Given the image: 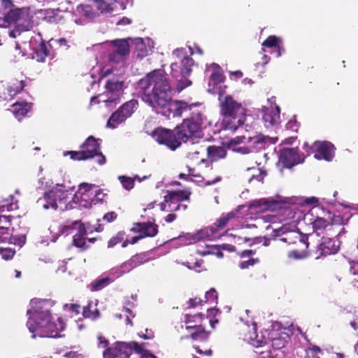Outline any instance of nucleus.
<instances>
[{"instance_id":"nucleus-1","label":"nucleus","mask_w":358,"mask_h":358,"mask_svg":"<svg viewBox=\"0 0 358 358\" xmlns=\"http://www.w3.org/2000/svg\"><path fill=\"white\" fill-rule=\"evenodd\" d=\"M136 90L142 100L148 103L157 113L170 117H180L183 113L191 116L178 126L177 134L185 143H189L187 157L192 160L198 159L199 155L206 153H194L200 147L206 146V140L201 133L203 122L202 114L195 107L197 104H187L183 101H172L171 87L166 76L160 71H154L141 78L136 84Z\"/></svg>"},{"instance_id":"nucleus-2","label":"nucleus","mask_w":358,"mask_h":358,"mask_svg":"<svg viewBox=\"0 0 358 358\" xmlns=\"http://www.w3.org/2000/svg\"><path fill=\"white\" fill-rule=\"evenodd\" d=\"M94 189V185L82 183L72 199L68 201L71 190L66 188L64 185L57 184L48 192H45L43 197L37 200V204L46 210L50 208L62 211L73 208H89L92 204L95 205V200L92 196H96Z\"/></svg>"},{"instance_id":"nucleus-3","label":"nucleus","mask_w":358,"mask_h":358,"mask_svg":"<svg viewBox=\"0 0 358 358\" xmlns=\"http://www.w3.org/2000/svg\"><path fill=\"white\" fill-rule=\"evenodd\" d=\"M52 302L46 299H34L30 301V308L27 311L29 315L27 326L32 333L33 338L39 337H59V333L64 329L65 324L60 317L54 319L50 313Z\"/></svg>"},{"instance_id":"nucleus-4","label":"nucleus","mask_w":358,"mask_h":358,"mask_svg":"<svg viewBox=\"0 0 358 358\" xmlns=\"http://www.w3.org/2000/svg\"><path fill=\"white\" fill-rule=\"evenodd\" d=\"M62 11L54 9H41L36 11L29 8L11 9L5 16V22H17L28 21V22H56L64 20Z\"/></svg>"},{"instance_id":"nucleus-5","label":"nucleus","mask_w":358,"mask_h":358,"mask_svg":"<svg viewBox=\"0 0 358 358\" xmlns=\"http://www.w3.org/2000/svg\"><path fill=\"white\" fill-rule=\"evenodd\" d=\"M127 39H117L110 42L94 45V47H101L108 51V67L102 69V76H107L113 73L115 69L124 66L125 59L129 54L130 45Z\"/></svg>"},{"instance_id":"nucleus-6","label":"nucleus","mask_w":358,"mask_h":358,"mask_svg":"<svg viewBox=\"0 0 358 358\" xmlns=\"http://www.w3.org/2000/svg\"><path fill=\"white\" fill-rule=\"evenodd\" d=\"M221 113L223 116L222 124L226 129L236 131L243 124L245 120V109L230 96H225L224 99L220 94Z\"/></svg>"},{"instance_id":"nucleus-7","label":"nucleus","mask_w":358,"mask_h":358,"mask_svg":"<svg viewBox=\"0 0 358 358\" xmlns=\"http://www.w3.org/2000/svg\"><path fill=\"white\" fill-rule=\"evenodd\" d=\"M173 55L178 58V61L171 64V76L177 80L176 89L178 92H180L192 84L187 77L192 71L194 62L182 48L174 50Z\"/></svg>"},{"instance_id":"nucleus-8","label":"nucleus","mask_w":358,"mask_h":358,"mask_svg":"<svg viewBox=\"0 0 358 358\" xmlns=\"http://www.w3.org/2000/svg\"><path fill=\"white\" fill-rule=\"evenodd\" d=\"M131 0H94L92 4L80 5L78 13L88 19H94L102 15H114L115 12L123 10Z\"/></svg>"},{"instance_id":"nucleus-9","label":"nucleus","mask_w":358,"mask_h":358,"mask_svg":"<svg viewBox=\"0 0 358 358\" xmlns=\"http://www.w3.org/2000/svg\"><path fill=\"white\" fill-rule=\"evenodd\" d=\"M231 143H247V145L239 146L236 150L241 154H248L254 151L264 149L271 143V138L258 134L254 136H237L231 141Z\"/></svg>"},{"instance_id":"nucleus-10","label":"nucleus","mask_w":358,"mask_h":358,"mask_svg":"<svg viewBox=\"0 0 358 358\" xmlns=\"http://www.w3.org/2000/svg\"><path fill=\"white\" fill-rule=\"evenodd\" d=\"M145 343L139 344L136 341L128 343L117 341L115 343L121 358H129L133 350L141 355V358H157L155 355L145 349Z\"/></svg>"},{"instance_id":"nucleus-11","label":"nucleus","mask_w":358,"mask_h":358,"mask_svg":"<svg viewBox=\"0 0 358 358\" xmlns=\"http://www.w3.org/2000/svg\"><path fill=\"white\" fill-rule=\"evenodd\" d=\"M178 127L172 131L164 128H157L152 131V137L160 144H164L169 149L175 150L181 145V138L177 134Z\"/></svg>"},{"instance_id":"nucleus-12","label":"nucleus","mask_w":358,"mask_h":358,"mask_svg":"<svg viewBox=\"0 0 358 358\" xmlns=\"http://www.w3.org/2000/svg\"><path fill=\"white\" fill-rule=\"evenodd\" d=\"M303 148L306 150L308 155L310 153L309 150L315 152V158L317 159H324L330 162L334 157L335 148L330 142L316 141L312 146H309L307 143H305Z\"/></svg>"},{"instance_id":"nucleus-13","label":"nucleus","mask_w":358,"mask_h":358,"mask_svg":"<svg viewBox=\"0 0 358 358\" xmlns=\"http://www.w3.org/2000/svg\"><path fill=\"white\" fill-rule=\"evenodd\" d=\"M190 192L187 191H167L164 196V202L160 203V208L162 211L172 212L177 211V208H172V204H176L182 201H189Z\"/></svg>"},{"instance_id":"nucleus-14","label":"nucleus","mask_w":358,"mask_h":358,"mask_svg":"<svg viewBox=\"0 0 358 358\" xmlns=\"http://www.w3.org/2000/svg\"><path fill=\"white\" fill-rule=\"evenodd\" d=\"M304 158L303 155H301L299 153L296 148H287L280 150L278 162L284 168H291L296 164L303 162Z\"/></svg>"},{"instance_id":"nucleus-15","label":"nucleus","mask_w":358,"mask_h":358,"mask_svg":"<svg viewBox=\"0 0 358 358\" xmlns=\"http://www.w3.org/2000/svg\"><path fill=\"white\" fill-rule=\"evenodd\" d=\"M81 150L84 152L87 159L98 157L97 162L100 165L106 163L105 156L100 152V144L97 142L94 136H89L80 146Z\"/></svg>"},{"instance_id":"nucleus-16","label":"nucleus","mask_w":358,"mask_h":358,"mask_svg":"<svg viewBox=\"0 0 358 358\" xmlns=\"http://www.w3.org/2000/svg\"><path fill=\"white\" fill-rule=\"evenodd\" d=\"M339 248L340 245L338 241L328 237H322L314 252L315 259L334 255L338 252Z\"/></svg>"},{"instance_id":"nucleus-17","label":"nucleus","mask_w":358,"mask_h":358,"mask_svg":"<svg viewBox=\"0 0 358 358\" xmlns=\"http://www.w3.org/2000/svg\"><path fill=\"white\" fill-rule=\"evenodd\" d=\"M131 44L134 45V55L136 58L143 59L148 55L151 54L154 48V42L152 39L146 38L143 39L141 38H131Z\"/></svg>"},{"instance_id":"nucleus-18","label":"nucleus","mask_w":358,"mask_h":358,"mask_svg":"<svg viewBox=\"0 0 358 358\" xmlns=\"http://www.w3.org/2000/svg\"><path fill=\"white\" fill-rule=\"evenodd\" d=\"M73 229H77V233L73 235V242L74 245L82 250L87 249V245H86V238H85V236L87 234V230L84 224L80 221H75L71 225L65 226L62 233L69 234L70 233L69 230Z\"/></svg>"},{"instance_id":"nucleus-19","label":"nucleus","mask_w":358,"mask_h":358,"mask_svg":"<svg viewBox=\"0 0 358 358\" xmlns=\"http://www.w3.org/2000/svg\"><path fill=\"white\" fill-rule=\"evenodd\" d=\"M124 87L123 80L119 78H110L106 82V88L108 93L110 94L108 99L103 100L107 107L111 106L113 103H116V101L119 99Z\"/></svg>"},{"instance_id":"nucleus-20","label":"nucleus","mask_w":358,"mask_h":358,"mask_svg":"<svg viewBox=\"0 0 358 358\" xmlns=\"http://www.w3.org/2000/svg\"><path fill=\"white\" fill-rule=\"evenodd\" d=\"M277 236H283L279 238V241L287 243L289 245L296 244L299 241L301 243H303L306 248L308 247L309 243L307 241V236H302L297 231H288V228L287 227L284 226L277 230Z\"/></svg>"},{"instance_id":"nucleus-21","label":"nucleus","mask_w":358,"mask_h":358,"mask_svg":"<svg viewBox=\"0 0 358 358\" xmlns=\"http://www.w3.org/2000/svg\"><path fill=\"white\" fill-rule=\"evenodd\" d=\"M279 38L275 36H268L262 43V52H268L271 54H274L278 58L282 52H285L284 48L280 47L278 43Z\"/></svg>"},{"instance_id":"nucleus-22","label":"nucleus","mask_w":358,"mask_h":358,"mask_svg":"<svg viewBox=\"0 0 358 358\" xmlns=\"http://www.w3.org/2000/svg\"><path fill=\"white\" fill-rule=\"evenodd\" d=\"M131 231L135 233H140L143 238L146 236H155L157 235V225L151 222H136L131 228Z\"/></svg>"},{"instance_id":"nucleus-23","label":"nucleus","mask_w":358,"mask_h":358,"mask_svg":"<svg viewBox=\"0 0 358 358\" xmlns=\"http://www.w3.org/2000/svg\"><path fill=\"white\" fill-rule=\"evenodd\" d=\"M199 149V150H196L194 153H206L212 161H217L224 158L227 155V150L222 146H201Z\"/></svg>"},{"instance_id":"nucleus-24","label":"nucleus","mask_w":358,"mask_h":358,"mask_svg":"<svg viewBox=\"0 0 358 358\" xmlns=\"http://www.w3.org/2000/svg\"><path fill=\"white\" fill-rule=\"evenodd\" d=\"M0 27L6 29L5 32L13 38L20 36L22 32L27 31L32 28L31 24H8L7 26L0 24Z\"/></svg>"},{"instance_id":"nucleus-25","label":"nucleus","mask_w":358,"mask_h":358,"mask_svg":"<svg viewBox=\"0 0 358 358\" xmlns=\"http://www.w3.org/2000/svg\"><path fill=\"white\" fill-rule=\"evenodd\" d=\"M212 70L209 80V86H213V90H215L219 85H221L224 81V77L221 73L220 67L217 64H212L208 67V71Z\"/></svg>"},{"instance_id":"nucleus-26","label":"nucleus","mask_w":358,"mask_h":358,"mask_svg":"<svg viewBox=\"0 0 358 358\" xmlns=\"http://www.w3.org/2000/svg\"><path fill=\"white\" fill-rule=\"evenodd\" d=\"M134 268V267L129 259L120 265L112 268L109 271V275L113 276V278H117Z\"/></svg>"},{"instance_id":"nucleus-27","label":"nucleus","mask_w":358,"mask_h":358,"mask_svg":"<svg viewBox=\"0 0 358 358\" xmlns=\"http://www.w3.org/2000/svg\"><path fill=\"white\" fill-rule=\"evenodd\" d=\"M216 235L217 229L213 226H210L209 227L201 229L195 233L193 240H198V241L213 240L216 237Z\"/></svg>"},{"instance_id":"nucleus-28","label":"nucleus","mask_w":358,"mask_h":358,"mask_svg":"<svg viewBox=\"0 0 358 358\" xmlns=\"http://www.w3.org/2000/svg\"><path fill=\"white\" fill-rule=\"evenodd\" d=\"M280 107L276 106L275 110L269 112L267 108L263 115V120L265 122L266 127L273 126L277 124L278 119L280 118Z\"/></svg>"},{"instance_id":"nucleus-29","label":"nucleus","mask_w":358,"mask_h":358,"mask_svg":"<svg viewBox=\"0 0 358 358\" xmlns=\"http://www.w3.org/2000/svg\"><path fill=\"white\" fill-rule=\"evenodd\" d=\"M32 58L38 62H44L46 57L48 55L47 45L41 41L36 48H34Z\"/></svg>"},{"instance_id":"nucleus-30","label":"nucleus","mask_w":358,"mask_h":358,"mask_svg":"<svg viewBox=\"0 0 358 358\" xmlns=\"http://www.w3.org/2000/svg\"><path fill=\"white\" fill-rule=\"evenodd\" d=\"M97 301L88 302V304L83 307V315L85 317L96 320L99 317V311L96 308Z\"/></svg>"},{"instance_id":"nucleus-31","label":"nucleus","mask_w":358,"mask_h":358,"mask_svg":"<svg viewBox=\"0 0 358 358\" xmlns=\"http://www.w3.org/2000/svg\"><path fill=\"white\" fill-rule=\"evenodd\" d=\"M186 329L187 330H194L191 334V338L194 340L206 341L208 337V334L201 325H188Z\"/></svg>"},{"instance_id":"nucleus-32","label":"nucleus","mask_w":358,"mask_h":358,"mask_svg":"<svg viewBox=\"0 0 358 358\" xmlns=\"http://www.w3.org/2000/svg\"><path fill=\"white\" fill-rule=\"evenodd\" d=\"M127 117L120 109L114 112L110 117L107 126L111 129H115L120 124L124 122Z\"/></svg>"},{"instance_id":"nucleus-33","label":"nucleus","mask_w":358,"mask_h":358,"mask_svg":"<svg viewBox=\"0 0 358 358\" xmlns=\"http://www.w3.org/2000/svg\"><path fill=\"white\" fill-rule=\"evenodd\" d=\"M250 209L255 210L256 211H264L271 208L272 203L266 199H262L259 200L252 201L250 206Z\"/></svg>"},{"instance_id":"nucleus-34","label":"nucleus","mask_w":358,"mask_h":358,"mask_svg":"<svg viewBox=\"0 0 358 358\" xmlns=\"http://www.w3.org/2000/svg\"><path fill=\"white\" fill-rule=\"evenodd\" d=\"M115 278H113V276H111L109 275V276L96 279L94 281H93L91 284V290L92 291H99L103 287L108 285L110 283H111Z\"/></svg>"},{"instance_id":"nucleus-35","label":"nucleus","mask_w":358,"mask_h":358,"mask_svg":"<svg viewBox=\"0 0 358 358\" xmlns=\"http://www.w3.org/2000/svg\"><path fill=\"white\" fill-rule=\"evenodd\" d=\"M248 171L252 172L251 176L248 178V182L250 183L254 182L255 180L262 182L264 178L267 175L266 171L262 170L259 168H248Z\"/></svg>"},{"instance_id":"nucleus-36","label":"nucleus","mask_w":358,"mask_h":358,"mask_svg":"<svg viewBox=\"0 0 358 358\" xmlns=\"http://www.w3.org/2000/svg\"><path fill=\"white\" fill-rule=\"evenodd\" d=\"M13 113L18 117L25 115L31 108V103H15L13 105Z\"/></svg>"},{"instance_id":"nucleus-37","label":"nucleus","mask_w":358,"mask_h":358,"mask_svg":"<svg viewBox=\"0 0 358 358\" xmlns=\"http://www.w3.org/2000/svg\"><path fill=\"white\" fill-rule=\"evenodd\" d=\"M138 105V103L137 100L131 99L124 103L119 109L122 111L123 114L126 115L127 117H129L137 108Z\"/></svg>"},{"instance_id":"nucleus-38","label":"nucleus","mask_w":358,"mask_h":358,"mask_svg":"<svg viewBox=\"0 0 358 358\" xmlns=\"http://www.w3.org/2000/svg\"><path fill=\"white\" fill-rule=\"evenodd\" d=\"M64 156L70 155V157L73 160H87V157L85 155L83 150L80 151H65L63 153Z\"/></svg>"},{"instance_id":"nucleus-39","label":"nucleus","mask_w":358,"mask_h":358,"mask_svg":"<svg viewBox=\"0 0 358 358\" xmlns=\"http://www.w3.org/2000/svg\"><path fill=\"white\" fill-rule=\"evenodd\" d=\"M134 268L148 262L149 259L145 254H137L130 258Z\"/></svg>"},{"instance_id":"nucleus-40","label":"nucleus","mask_w":358,"mask_h":358,"mask_svg":"<svg viewBox=\"0 0 358 358\" xmlns=\"http://www.w3.org/2000/svg\"><path fill=\"white\" fill-rule=\"evenodd\" d=\"M329 224V222L327 220L322 217H317L312 223L315 231L324 229Z\"/></svg>"},{"instance_id":"nucleus-41","label":"nucleus","mask_w":358,"mask_h":358,"mask_svg":"<svg viewBox=\"0 0 358 358\" xmlns=\"http://www.w3.org/2000/svg\"><path fill=\"white\" fill-rule=\"evenodd\" d=\"M103 358H121V355L117 352L116 346L107 348L103 352Z\"/></svg>"},{"instance_id":"nucleus-42","label":"nucleus","mask_w":358,"mask_h":358,"mask_svg":"<svg viewBox=\"0 0 358 358\" xmlns=\"http://www.w3.org/2000/svg\"><path fill=\"white\" fill-rule=\"evenodd\" d=\"M118 179L125 189L130 190L134 187V180L131 178L120 176L118 177Z\"/></svg>"},{"instance_id":"nucleus-43","label":"nucleus","mask_w":358,"mask_h":358,"mask_svg":"<svg viewBox=\"0 0 358 358\" xmlns=\"http://www.w3.org/2000/svg\"><path fill=\"white\" fill-rule=\"evenodd\" d=\"M253 332L250 334L249 339L251 341V344L255 346H260L263 343V341L258 338V335L257 334V327L254 323L252 325Z\"/></svg>"},{"instance_id":"nucleus-44","label":"nucleus","mask_w":358,"mask_h":358,"mask_svg":"<svg viewBox=\"0 0 358 358\" xmlns=\"http://www.w3.org/2000/svg\"><path fill=\"white\" fill-rule=\"evenodd\" d=\"M26 242V236L24 234L14 235L10 237V243L22 247Z\"/></svg>"},{"instance_id":"nucleus-45","label":"nucleus","mask_w":358,"mask_h":358,"mask_svg":"<svg viewBox=\"0 0 358 358\" xmlns=\"http://www.w3.org/2000/svg\"><path fill=\"white\" fill-rule=\"evenodd\" d=\"M195 234H186L178 237V241L182 245H189L198 242V240H193Z\"/></svg>"},{"instance_id":"nucleus-46","label":"nucleus","mask_w":358,"mask_h":358,"mask_svg":"<svg viewBox=\"0 0 358 358\" xmlns=\"http://www.w3.org/2000/svg\"><path fill=\"white\" fill-rule=\"evenodd\" d=\"M17 208V203L8 202V200H5L0 204V213L4 212L6 210L12 211Z\"/></svg>"},{"instance_id":"nucleus-47","label":"nucleus","mask_w":358,"mask_h":358,"mask_svg":"<svg viewBox=\"0 0 358 358\" xmlns=\"http://www.w3.org/2000/svg\"><path fill=\"white\" fill-rule=\"evenodd\" d=\"M308 256L307 252L298 250H291L287 253V257L290 259H302Z\"/></svg>"},{"instance_id":"nucleus-48","label":"nucleus","mask_w":358,"mask_h":358,"mask_svg":"<svg viewBox=\"0 0 358 358\" xmlns=\"http://www.w3.org/2000/svg\"><path fill=\"white\" fill-rule=\"evenodd\" d=\"M15 253V251L11 248H0V255L2 257V259L5 260H9L11 259L14 255Z\"/></svg>"},{"instance_id":"nucleus-49","label":"nucleus","mask_w":358,"mask_h":358,"mask_svg":"<svg viewBox=\"0 0 358 358\" xmlns=\"http://www.w3.org/2000/svg\"><path fill=\"white\" fill-rule=\"evenodd\" d=\"M206 303H216L217 299V294L215 289L212 288L206 293Z\"/></svg>"},{"instance_id":"nucleus-50","label":"nucleus","mask_w":358,"mask_h":358,"mask_svg":"<svg viewBox=\"0 0 358 358\" xmlns=\"http://www.w3.org/2000/svg\"><path fill=\"white\" fill-rule=\"evenodd\" d=\"M272 346L275 349H280L285 347L286 341L281 337H274L271 339Z\"/></svg>"},{"instance_id":"nucleus-51","label":"nucleus","mask_w":358,"mask_h":358,"mask_svg":"<svg viewBox=\"0 0 358 358\" xmlns=\"http://www.w3.org/2000/svg\"><path fill=\"white\" fill-rule=\"evenodd\" d=\"M64 310H69L72 313H75L76 314H78L80 313V306L78 304H68L66 303L64 305Z\"/></svg>"},{"instance_id":"nucleus-52","label":"nucleus","mask_w":358,"mask_h":358,"mask_svg":"<svg viewBox=\"0 0 358 358\" xmlns=\"http://www.w3.org/2000/svg\"><path fill=\"white\" fill-rule=\"evenodd\" d=\"M227 222V219H226V217L222 215V217L215 223L214 227L217 229V232L218 230L223 229Z\"/></svg>"},{"instance_id":"nucleus-53","label":"nucleus","mask_w":358,"mask_h":358,"mask_svg":"<svg viewBox=\"0 0 358 358\" xmlns=\"http://www.w3.org/2000/svg\"><path fill=\"white\" fill-rule=\"evenodd\" d=\"M258 259L251 258L247 261H243L240 263V267L242 269L248 268L250 266H253L255 263L258 262Z\"/></svg>"},{"instance_id":"nucleus-54","label":"nucleus","mask_w":358,"mask_h":358,"mask_svg":"<svg viewBox=\"0 0 358 358\" xmlns=\"http://www.w3.org/2000/svg\"><path fill=\"white\" fill-rule=\"evenodd\" d=\"M26 86L24 81H21L20 83V86L16 87V90H14L13 87H8V90L10 96L15 95L16 93L20 92L23 88Z\"/></svg>"},{"instance_id":"nucleus-55","label":"nucleus","mask_w":358,"mask_h":358,"mask_svg":"<svg viewBox=\"0 0 358 358\" xmlns=\"http://www.w3.org/2000/svg\"><path fill=\"white\" fill-rule=\"evenodd\" d=\"M94 192L96 194L95 195H92L93 199L95 200V204L97 202L103 200L104 194L102 193L101 189H97V187L94 185Z\"/></svg>"},{"instance_id":"nucleus-56","label":"nucleus","mask_w":358,"mask_h":358,"mask_svg":"<svg viewBox=\"0 0 358 358\" xmlns=\"http://www.w3.org/2000/svg\"><path fill=\"white\" fill-rule=\"evenodd\" d=\"M187 168H188L189 173L188 174L180 173L179 178H180V179H185V180H192V181H193V178H192L193 177L201 178V177L200 176H194V175H192L191 173V172H192V171H193V169H192L189 167H187Z\"/></svg>"},{"instance_id":"nucleus-57","label":"nucleus","mask_w":358,"mask_h":358,"mask_svg":"<svg viewBox=\"0 0 358 358\" xmlns=\"http://www.w3.org/2000/svg\"><path fill=\"white\" fill-rule=\"evenodd\" d=\"M138 335L144 339H151L154 338V333L151 329H146L145 333L139 332Z\"/></svg>"},{"instance_id":"nucleus-58","label":"nucleus","mask_w":358,"mask_h":358,"mask_svg":"<svg viewBox=\"0 0 358 358\" xmlns=\"http://www.w3.org/2000/svg\"><path fill=\"white\" fill-rule=\"evenodd\" d=\"M98 341H99L98 347L99 348H106V349L107 348H108V340H106L105 338V337H103L101 335H99L98 336Z\"/></svg>"},{"instance_id":"nucleus-59","label":"nucleus","mask_w":358,"mask_h":358,"mask_svg":"<svg viewBox=\"0 0 358 358\" xmlns=\"http://www.w3.org/2000/svg\"><path fill=\"white\" fill-rule=\"evenodd\" d=\"M287 129L297 131L299 129V123L296 122V120H291L289 121V122L287 124Z\"/></svg>"},{"instance_id":"nucleus-60","label":"nucleus","mask_w":358,"mask_h":358,"mask_svg":"<svg viewBox=\"0 0 358 358\" xmlns=\"http://www.w3.org/2000/svg\"><path fill=\"white\" fill-rule=\"evenodd\" d=\"M201 315L196 314L194 315H186L185 322L189 324L192 322H196L197 320H201Z\"/></svg>"},{"instance_id":"nucleus-61","label":"nucleus","mask_w":358,"mask_h":358,"mask_svg":"<svg viewBox=\"0 0 358 358\" xmlns=\"http://www.w3.org/2000/svg\"><path fill=\"white\" fill-rule=\"evenodd\" d=\"M117 215L115 212H110L104 215L103 220H106L107 222H110L114 221Z\"/></svg>"},{"instance_id":"nucleus-62","label":"nucleus","mask_w":358,"mask_h":358,"mask_svg":"<svg viewBox=\"0 0 358 358\" xmlns=\"http://www.w3.org/2000/svg\"><path fill=\"white\" fill-rule=\"evenodd\" d=\"M320 352H321V350L320 349L319 347H317V346H313L312 348H310L307 351L308 356L311 355L312 357L316 356Z\"/></svg>"},{"instance_id":"nucleus-63","label":"nucleus","mask_w":358,"mask_h":358,"mask_svg":"<svg viewBox=\"0 0 358 358\" xmlns=\"http://www.w3.org/2000/svg\"><path fill=\"white\" fill-rule=\"evenodd\" d=\"M265 52H262L261 50L260 54H262V62H258L257 65L262 64V66H264L269 62L270 57L267 55H266Z\"/></svg>"},{"instance_id":"nucleus-64","label":"nucleus","mask_w":358,"mask_h":358,"mask_svg":"<svg viewBox=\"0 0 358 358\" xmlns=\"http://www.w3.org/2000/svg\"><path fill=\"white\" fill-rule=\"evenodd\" d=\"M121 238L117 237H113L110 239V241L108 243V248H113L115 246L117 243L121 241Z\"/></svg>"}]
</instances>
